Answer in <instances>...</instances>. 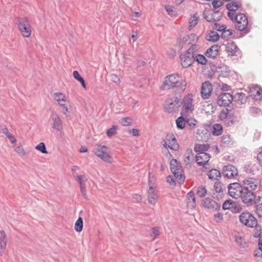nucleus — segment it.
I'll return each instance as SVG.
<instances>
[{"instance_id":"59","label":"nucleus","mask_w":262,"mask_h":262,"mask_svg":"<svg viewBox=\"0 0 262 262\" xmlns=\"http://www.w3.org/2000/svg\"><path fill=\"white\" fill-rule=\"evenodd\" d=\"M257 207L262 210V195L258 196V200L256 201V203Z\"/></svg>"},{"instance_id":"13","label":"nucleus","mask_w":262,"mask_h":262,"mask_svg":"<svg viewBox=\"0 0 262 262\" xmlns=\"http://www.w3.org/2000/svg\"><path fill=\"white\" fill-rule=\"evenodd\" d=\"M194 55L186 51L180 55L181 63L183 68L190 66L194 61Z\"/></svg>"},{"instance_id":"36","label":"nucleus","mask_w":262,"mask_h":262,"mask_svg":"<svg viewBox=\"0 0 262 262\" xmlns=\"http://www.w3.org/2000/svg\"><path fill=\"white\" fill-rule=\"evenodd\" d=\"M165 9L170 16L172 17H176L177 16V12L176 8L173 6L170 5H166L165 6Z\"/></svg>"},{"instance_id":"27","label":"nucleus","mask_w":262,"mask_h":262,"mask_svg":"<svg viewBox=\"0 0 262 262\" xmlns=\"http://www.w3.org/2000/svg\"><path fill=\"white\" fill-rule=\"evenodd\" d=\"M250 93L253 98L255 100L262 99V89L258 86H255L250 89Z\"/></svg>"},{"instance_id":"61","label":"nucleus","mask_w":262,"mask_h":262,"mask_svg":"<svg viewBox=\"0 0 262 262\" xmlns=\"http://www.w3.org/2000/svg\"><path fill=\"white\" fill-rule=\"evenodd\" d=\"M129 133L134 137H138L139 135V131L137 129L133 128L129 130Z\"/></svg>"},{"instance_id":"46","label":"nucleus","mask_w":262,"mask_h":262,"mask_svg":"<svg viewBox=\"0 0 262 262\" xmlns=\"http://www.w3.org/2000/svg\"><path fill=\"white\" fill-rule=\"evenodd\" d=\"M251 114L254 116H258L262 115L261 110L257 107H252L250 109Z\"/></svg>"},{"instance_id":"23","label":"nucleus","mask_w":262,"mask_h":262,"mask_svg":"<svg viewBox=\"0 0 262 262\" xmlns=\"http://www.w3.org/2000/svg\"><path fill=\"white\" fill-rule=\"evenodd\" d=\"M233 101H234L239 105L245 104L247 102V97L243 93H236L233 96Z\"/></svg>"},{"instance_id":"26","label":"nucleus","mask_w":262,"mask_h":262,"mask_svg":"<svg viewBox=\"0 0 262 262\" xmlns=\"http://www.w3.org/2000/svg\"><path fill=\"white\" fill-rule=\"evenodd\" d=\"M187 205L191 209L195 207V198L194 193L192 191H190L187 194Z\"/></svg>"},{"instance_id":"19","label":"nucleus","mask_w":262,"mask_h":262,"mask_svg":"<svg viewBox=\"0 0 262 262\" xmlns=\"http://www.w3.org/2000/svg\"><path fill=\"white\" fill-rule=\"evenodd\" d=\"M243 184L244 189L253 191L257 188L258 183L254 178H248L243 181Z\"/></svg>"},{"instance_id":"37","label":"nucleus","mask_w":262,"mask_h":262,"mask_svg":"<svg viewBox=\"0 0 262 262\" xmlns=\"http://www.w3.org/2000/svg\"><path fill=\"white\" fill-rule=\"evenodd\" d=\"M200 49V45L193 43L187 49V51L193 55H195V53L198 52Z\"/></svg>"},{"instance_id":"21","label":"nucleus","mask_w":262,"mask_h":262,"mask_svg":"<svg viewBox=\"0 0 262 262\" xmlns=\"http://www.w3.org/2000/svg\"><path fill=\"white\" fill-rule=\"evenodd\" d=\"M52 121V127L57 130H60L62 128V122L59 116L56 113H53L50 117Z\"/></svg>"},{"instance_id":"3","label":"nucleus","mask_w":262,"mask_h":262,"mask_svg":"<svg viewBox=\"0 0 262 262\" xmlns=\"http://www.w3.org/2000/svg\"><path fill=\"white\" fill-rule=\"evenodd\" d=\"M170 167L176 179L180 182H184L185 177L181 163L176 159H172L170 162Z\"/></svg>"},{"instance_id":"51","label":"nucleus","mask_w":262,"mask_h":262,"mask_svg":"<svg viewBox=\"0 0 262 262\" xmlns=\"http://www.w3.org/2000/svg\"><path fill=\"white\" fill-rule=\"evenodd\" d=\"M132 120L129 117H125L121 119V123L123 126H129L132 124Z\"/></svg>"},{"instance_id":"58","label":"nucleus","mask_w":262,"mask_h":262,"mask_svg":"<svg viewBox=\"0 0 262 262\" xmlns=\"http://www.w3.org/2000/svg\"><path fill=\"white\" fill-rule=\"evenodd\" d=\"M110 78L112 81L116 83H119L120 82V78L115 74H111L110 75Z\"/></svg>"},{"instance_id":"33","label":"nucleus","mask_w":262,"mask_h":262,"mask_svg":"<svg viewBox=\"0 0 262 262\" xmlns=\"http://www.w3.org/2000/svg\"><path fill=\"white\" fill-rule=\"evenodd\" d=\"M223 127L220 124H215L212 128V133L213 135L219 136L222 134Z\"/></svg>"},{"instance_id":"50","label":"nucleus","mask_w":262,"mask_h":262,"mask_svg":"<svg viewBox=\"0 0 262 262\" xmlns=\"http://www.w3.org/2000/svg\"><path fill=\"white\" fill-rule=\"evenodd\" d=\"M225 195L224 191L219 192H213V197L217 201H220L224 198Z\"/></svg>"},{"instance_id":"32","label":"nucleus","mask_w":262,"mask_h":262,"mask_svg":"<svg viewBox=\"0 0 262 262\" xmlns=\"http://www.w3.org/2000/svg\"><path fill=\"white\" fill-rule=\"evenodd\" d=\"M194 158V154L191 151L184 155V161L186 165H189L193 162Z\"/></svg>"},{"instance_id":"43","label":"nucleus","mask_w":262,"mask_h":262,"mask_svg":"<svg viewBox=\"0 0 262 262\" xmlns=\"http://www.w3.org/2000/svg\"><path fill=\"white\" fill-rule=\"evenodd\" d=\"M118 127L116 125H113L106 130V134L107 137H111L117 133Z\"/></svg>"},{"instance_id":"30","label":"nucleus","mask_w":262,"mask_h":262,"mask_svg":"<svg viewBox=\"0 0 262 262\" xmlns=\"http://www.w3.org/2000/svg\"><path fill=\"white\" fill-rule=\"evenodd\" d=\"M207 40L211 42H215L220 38V35L216 31H210L206 36Z\"/></svg>"},{"instance_id":"57","label":"nucleus","mask_w":262,"mask_h":262,"mask_svg":"<svg viewBox=\"0 0 262 262\" xmlns=\"http://www.w3.org/2000/svg\"><path fill=\"white\" fill-rule=\"evenodd\" d=\"M214 29L219 31H223L225 29H226V26L224 25H220L217 23L214 24Z\"/></svg>"},{"instance_id":"11","label":"nucleus","mask_w":262,"mask_h":262,"mask_svg":"<svg viewBox=\"0 0 262 262\" xmlns=\"http://www.w3.org/2000/svg\"><path fill=\"white\" fill-rule=\"evenodd\" d=\"M241 197L242 202L248 206L252 205L256 203V194L252 191L244 189Z\"/></svg>"},{"instance_id":"40","label":"nucleus","mask_w":262,"mask_h":262,"mask_svg":"<svg viewBox=\"0 0 262 262\" xmlns=\"http://www.w3.org/2000/svg\"><path fill=\"white\" fill-rule=\"evenodd\" d=\"M183 116L179 117L176 121L177 126L180 129H183L185 127V120Z\"/></svg>"},{"instance_id":"48","label":"nucleus","mask_w":262,"mask_h":262,"mask_svg":"<svg viewBox=\"0 0 262 262\" xmlns=\"http://www.w3.org/2000/svg\"><path fill=\"white\" fill-rule=\"evenodd\" d=\"M35 148L42 154H48L45 144L43 142L39 143V144L35 147Z\"/></svg>"},{"instance_id":"42","label":"nucleus","mask_w":262,"mask_h":262,"mask_svg":"<svg viewBox=\"0 0 262 262\" xmlns=\"http://www.w3.org/2000/svg\"><path fill=\"white\" fill-rule=\"evenodd\" d=\"M236 243L241 247L244 248L246 246V243L244 242V238L242 236L237 235L234 237Z\"/></svg>"},{"instance_id":"7","label":"nucleus","mask_w":262,"mask_h":262,"mask_svg":"<svg viewBox=\"0 0 262 262\" xmlns=\"http://www.w3.org/2000/svg\"><path fill=\"white\" fill-rule=\"evenodd\" d=\"M162 143L166 149L169 148L176 151L179 148V145L174 135L172 133L167 134L165 138L163 139Z\"/></svg>"},{"instance_id":"54","label":"nucleus","mask_w":262,"mask_h":262,"mask_svg":"<svg viewBox=\"0 0 262 262\" xmlns=\"http://www.w3.org/2000/svg\"><path fill=\"white\" fill-rule=\"evenodd\" d=\"M212 4L213 8L214 9H216L222 6L223 4V3L222 2V1L220 0H214L212 2Z\"/></svg>"},{"instance_id":"53","label":"nucleus","mask_w":262,"mask_h":262,"mask_svg":"<svg viewBox=\"0 0 262 262\" xmlns=\"http://www.w3.org/2000/svg\"><path fill=\"white\" fill-rule=\"evenodd\" d=\"M233 33V31L231 29H228L226 30L225 29L224 30H223V33L221 35V36L222 37H229Z\"/></svg>"},{"instance_id":"39","label":"nucleus","mask_w":262,"mask_h":262,"mask_svg":"<svg viewBox=\"0 0 262 262\" xmlns=\"http://www.w3.org/2000/svg\"><path fill=\"white\" fill-rule=\"evenodd\" d=\"M198 23V17L195 15H193L191 16L189 21V26L188 29L189 30H191L194 27H195Z\"/></svg>"},{"instance_id":"8","label":"nucleus","mask_w":262,"mask_h":262,"mask_svg":"<svg viewBox=\"0 0 262 262\" xmlns=\"http://www.w3.org/2000/svg\"><path fill=\"white\" fill-rule=\"evenodd\" d=\"M181 106V100L177 97L167 99L164 105V108L168 113L177 112Z\"/></svg>"},{"instance_id":"41","label":"nucleus","mask_w":262,"mask_h":262,"mask_svg":"<svg viewBox=\"0 0 262 262\" xmlns=\"http://www.w3.org/2000/svg\"><path fill=\"white\" fill-rule=\"evenodd\" d=\"M229 110L228 108L223 109L220 114L219 115V118L221 120H228V117L229 116Z\"/></svg>"},{"instance_id":"62","label":"nucleus","mask_w":262,"mask_h":262,"mask_svg":"<svg viewBox=\"0 0 262 262\" xmlns=\"http://www.w3.org/2000/svg\"><path fill=\"white\" fill-rule=\"evenodd\" d=\"M2 132L3 134H4L5 135L7 136V137L8 138L11 135H12L11 133L9 132L7 128H3L2 129Z\"/></svg>"},{"instance_id":"49","label":"nucleus","mask_w":262,"mask_h":262,"mask_svg":"<svg viewBox=\"0 0 262 262\" xmlns=\"http://www.w3.org/2000/svg\"><path fill=\"white\" fill-rule=\"evenodd\" d=\"M15 151L20 156H23L26 155L23 147L20 145L14 147Z\"/></svg>"},{"instance_id":"18","label":"nucleus","mask_w":262,"mask_h":262,"mask_svg":"<svg viewBox=\"0 0 262 262\" xmlns=\"http://www.w3.org/2000/svg\"><path fill=\"white\" fill-rule=\"evenodd\" d=\"M210 158V156L209 154L205 152H202L198 153L196 156V162L197 164L200 166H204L205 165Z\"/></svg>"},{"instance_id":"52","label":"nucleus","mask_w":262,"mask_h":262,"mask_svg":"<svg viewBox=\"0 0 262 262\" xmlns=\"http://www.w3.org/2000/svg\"><path fill=\"white\" fill-rule=\"evenodd\" d=\"M223 191L224 190L222 187V184L218 182L215 183L213 192H219Z\"/></svg>"},{"instance_id":"63","label":"nucleus","mask_w":262,"mask_h":262,"mask_svg":"<svg viewBox=\"0 0 262 262\" xmlns=\"http://www.w3.org/2000/svg\"><path fill=\"white\" fill-rule=\"evenodd\" d=\"M167 181L171 185H175L176 183L173 179V178L171 176H168L167 177Z\"/></svg>"},{"instance_id":"35","label":"nucleus","mask_w":262,"mask_h":262,"mask_svg":"<svg viewBox=\"0 0 262 262\" xmlns=\"http://www.w3.org/2000/svg\"><path fill=\"white\" fill-rule=\"evenodd\" d=\"M194 61L198 62L199 64L202 65H205L207 64V60L206 58L202 54H196L194 55Z\"/></svg>"},{"instance_id":"56","label":"nucleus","mask_w":262,"mask_h":262,"mask_svg":"<svg viewBox=\"0 0 262 262\" xmlns=\"http://www.w3.org/2000/svg\"><path fill=\"white\" fill-rule=\"evenodd\" d=\"M159 235V230L157 227L152 228V232L150 233V236L154 239L156 236Z\"/></svg>"},{"instance_id":"24","label":"nucleus","mask_w":262,"mask_h":262,"mask_svg":"<svg viewBox=\"0 0 262 262\" xmlns=\"http://www.w3.org/2000/svg\"><path fill=\"white\" fill-rule=\"evenodd\" d=\"M219 47L217 45H213L207 50L205 55L207 57L214 59L217 56Z\"/></svg>"},{"instance_id":"34","label":"nucleus","mask_w":262,"mask_h":262,"mask_svg":"<svg viewBox=\"0 0 262 262\" xmlns=\"http://www.w3.org/2000/svg\"><path fill=\"white\" fill-rule=\"evenodd\" d=\"M209 145L208 144H196L194 147V150L196 152H199V153H201L202 152H205V151H207L209 149Z\"/></svg>"},{"instance_id":"15","label":"nucleus","mask_w":262,"mask_h":262,"mask_svg":"<svg viewBox=\"0 0 262 262\" xmlns=\"http://www.w3.org/2000/svg\"><path fill=\"white\" fill-rule=\"evenodd\" d=\"M18 29L22 35L25 37L30 36L31 29L26 19H21L18 24Z\"/></svg>"},{"instance_id":"45","label":"nucleus","mask_w":262,"mask_h":262,"mask_svg":"<svg viewBox=\"0 0 262 262\" xmlns=\"http://www.w3.org/2000/svg\"><path fill=\"white\" fill-rule=\"evenodd\" d=\"M234 203L231 200H226L224 202L222 205V208L224 210H228L233 207Z\"/></svg>"},{"instance_id":"38","label":"nucleus","mask_w":262,"mask_h":262,"mask_svg":"<svg viewBox=\"0 0 262 262\" xmlns=\"http://www.w3.org/2000/svg\"><path fill=\"white\" fill-rule=\"evenodd\" d=\"M83 229V220L82 217H79L75 224V230L77 232H81Z\"/></svg>"},{"instance_id":"1","label":"nucleus","mask_w":262,"mask_h":262,"mask_svg":"<svg viewBox=\"0 0 262 262\" xmlns=\"http://www.w3.org/2000/svg\"><path fill=\"white\" fill-rule=\"evenodd\" d=\"M186 81L181 78L177 74H170L164 78L163 85L161 89L162 90H169L176 88L179 92H183L186 89Z\"/></svg>"},{"instance_id":"4","label":"nucleus","mask_w":262,"mask_h":262,"mask_svg":"<svg viewBox=\"0 0 262 262\" xmlns=\"http://www.w3.org/2000/svg\"><path fill=\"white\" fill-rule=\"evenodd\" d=\"M94 153L96 156L105 162L111 163L112 161L109 148L105 145L97 146L94 149Z\"/></svg>"},{"instance_id":"14","label":"nucleus","mask_w":262,"mask_h":262,"mask_svg":"<svg viewBox=\"0 0 262 262\" xmlns=\"http://www.w3.org/2000/svg\"><path fill=\"white\" fill-rule=\"evenodd\" d=\"M202 204L204 208L212 211L218 210L221 207L220 203H217L209 198L202 200Z\"/></svg>"},{"instance_id":"17","label":"nucleus","mask_w":262,"mask_h":262,"mask_svg":"<svg viewBox=\"0 0 262 262\" xmlns=\"http://www.w3.org/2000/svg\"><path fill=\"white\" fill-rule=\"evenodd\" d=\"M212 91V87L211 83L208 81L204 82L201 86V94L202 97L204 99H208L210 97Z\"/></svg>"},{"instance_id":"6","label":"nucleus","mask_w":262,"mask_h":262,"mask_svg":"<svg viewBox=\"0 0 262 262\" xmlns=\"http://www.w3.org/2000/svg\"><path fill=\"white\" fill-rule=\"evenodd\" d=\"M181 114L182 116H187L192 112L193 108L191 95L188 94L184 97L182 101H181Z\"/></svg>"},{"instance_id":"16","label":"nucleus","mask_w":262,"mask_h":262,"mask_svg":"<svg viewBox=\"0 0 262 262\" xmlns=\"http://www.w3.org/2000/svg\"><path fill=\"white\" fill-rule=\"evenodd\" d=\"M238 171L235 166L228 164L223 168V174L226 178H232L237 176Z\"/></svg>"},{"instance_id":"12","label":"nucleus","mask_w":262,"mask_h":262,"mask_svg":"<svg viewBox=\"0 0 262 262\" xmlns=\"http://www.w3.org/2000/svg\"><path fill=\"white\" fill-rule=\"evenodd\" d=\"M233 100L232 95L229 93H222L218 97L216 100L217 104L220 106H227Z\"/></svg>"},{"instance_id":"25","label":"nucleus","mask_w":262,"mask_h":262,"mask_svg":"<svg viewBox=\"0 0 262 262\" xmlns=\"http://www.w3.org/2000/svg\"><path fill=\"white\" fill-rule=\"evenodd\" d=\"M198 39V37L195 34L191 33L184 36L181 39V42L185 44L189 45L196 42Z\"/></svg>"},{"instance_id":"28","label":"nucleus","mask_w":262,"mask_h":262,"mask_svg":"<svg viewBox=\"0 0 262 262\" xmlns=\"http://www.w3.org/2000/svg\"><path fill=\"white\" fill-rule=\"evenodd\" d=\"M226 49L229 55L233 56L236 55V53L238 50V48L234 42H232L228 43L226 45Z\"/></svg>"},{"instance_id":"60","label":"nucleus","mask_w":262,"mask_h":262,"mask_svg":"<svg viewBox=\"0 0 262 262\" xmlns=\"http://www.w3.org/2000/svg\"><path fill=\"white\" fill-rule=\"evenodd\" d=\"M80 191L82 193L83 197L85 199H87L86 190L85 186L83 185L80 186Z\"/></svg>"},{"instance_id":"5","label":"nucleus","mask_w":262,"mask_h":262,"mask_svg":"<svg viewBox=\"0 0 262 262\" xmlns=\"http://www.w3.org/2000/svg\"><path fill=\"white\" fill-rule=\"evenodd\" d=\"M235 27L241 31H245L247 33L250 31V28L248 27V20L247 17L243 13H238L235 17Z\"/></svg>"},{"instance_id":"20","label":"nucleus","mask_w":262,"mask_h":262,"mask_svg":"<svg viewBox=\"0 0 262 262\" xmlns=\"http://www.w3.org/2000/svg\"><path fill=\"white\" fill-rule=\"evenodd\" d=\"M204 18L209 22L216 21L219 20L221 17V13L216 11H213L210 13H204Z\"/></svg>"},{"instance_id":"2","label":"nucleus","mask_w":262,"mask_h":262,"mask_svg":"<svg viewBox=\"0 0 262 262\" xmlns=\"http://www.w3.org/2000/svg\"><path fill=\"white\" fill-rule=\"evenodd\" d=\"M239 220L243 225L249 228H255L257 225L255 217L248 211H244L241 213L239 215Z\"/></svg>"},{"instance_id":"9","label":"nucleus","mask_w":262,"mask_h":262,"mask_svg":"<svg viewBox=\"0 0 262 262\" xmlns=\"http://www.w3.org/2000/svg\"><path fill=\"white\" fill-rule=\"evenodd\" d=\"M228 194L233 198H239L244 191L241 185L238 183H233L230 184L228 187Z\"/></svg>"},{"instance_id":"44","label":"nucleus","mask_w":262,"mask_h":262,"mask_svg":"<svg viewBox=\"0 0 262 262\" xmlns=\"http://www.w3.org/2000/svg\"><path fill=\"white\" fill-rule=\"evenodd\" d=\"M207 190L205 187H199L196 191V194L200 198L204 197L207 194Z\"/></svg>"},{"instance_id":"55","label":"nucleus","mask_w":262,"mask_h":262,"mask_svg":"<svg viewBox=\"0 0 262 262\" xmlns=\"http://www.w3.org/2000/svg\"><path fill=\"white\" fill-rule=\"evenodd\" d=\"M213 219L216 223L221 222L223 220L222 214L220 212L214 214Z\"/></svg>"},{"instance_id":"10","label":"nucleus","mask_w":262,"mask_h":262,"mask_svg":"<svg viewBox=\"0 0 262 262\" xmlns=\"http://www.w3.org/2000/svg\"><path fill=\"white\" fill-rule=\"evenodd\" d=\"M148 174V183L149 185V187L147 190V200L149 203L155 205L157 203L158 199V191L155 188H154L153 185H150L151 173L149 172Z\"/></svg>"},{"instance_id":"64","label":"nucleus","mask_w":262,"mask_h":262,"mask_svg":"<svg viewBox=\"0 0 262 262\" xmlns=\"http://www.w3.org/2000/svg\"><path fill=\"white\" fill-rule=\"evenodd\" d=\"M186 122L191 127H194L196 125L195 123L196 121L195 120H187Z\"/></svg>"},{"instance_id":"22","label":"nucleus","mask_w":262,"mask_h":262,"mask_svg":"<svg viewBox=\"0 0 262 262\" xmlns=\"http://www.w3.org/2000/svg\"><path fill=\"white\" fill-rule=\"evenodd\" d=\"M7 238L6 234L4 230L0 231V256L4 254V250L7 244Z\"/></svg>"},{"instance_id":"31","label":"nucleus","mask_w":262,"mask_h":262,"mask_svg":"<svg viewBox=\"0 0 262 262\" xmlns=\"http://www.w3.org/2000/svg\"><path fill=\"white\" fill-rule=\"evenodd\" d=\"M209 179L211 180H218V178H220V171L216 169H212L209 171L208 173Z\"/></svg>"},{"instance_id":"47","label":"nucleus","mask_w":262,"mask_h":262,"mask_svg":"<svg viewBox=\"0 0 262 262\" xmlns=\"http://www.w3.org/2000/svg\"><path fill=\"white\" fill-rule=\"evenodd\" d=\"M54 96L55 100L58 102H60V101H62V100H65V99H66V96L62 93H55L54 94Z\"/></svg>"},{"instance_id":"29","label":"nucleus","mask_w":262,"mask_h":262,"mask_svg":"<svg viewBox=\"0 0 262 262\" xmlns=\"http://www.w3.org/2000/svg\"><path fill=\"white\" fill-rule=\"evenodd\" d=\"M242 6V4L240 1H231L226 4V8L229 11L234 12L239 8Z\"/></svg>"}]
</instances>
